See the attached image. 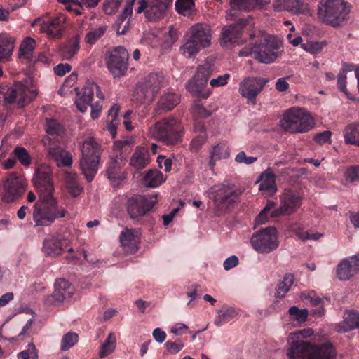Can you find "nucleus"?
<instances>
[{
  "instance_id": "24",
  "label": "nucleus",
  "mask_w": 359,
  "mask_h": 359,
  "mask_svg": "<svg viewBox=\"0 0 359 359\" xmlns=\"http://www.w3.org/2000/svg\"><path fill=\"white\" fill-rule=\"evenodd\" d=\"M276 176L271 168L261 173L256 183L259 182V190L268 196H273L277 191Z\"/></svg>"
},
{
  "instance_id": "37",
  "label": "nucleus",
  "mask_w": 359,
  "mask_h": 359,
  "mask_svg": "<svg viewBox=\"0 0 359 359\" xmlns=\"http://www.w3.org/2000/svg\"><path fill=\"white\" fill-rule=\"evenodd\" d=\"M93 97V90L91 87V83H86L83 88V94L78 97L75 102L77 109L81 112H85L88 107L92 102Z\"/></svg>"
},
{
  "instance_id": "43",
  "label": "nucleus",
  "mask_w": 359,
  "mask_h": 359,
  "mask_svg": "<svg viewBox=\"0 0 359 359\" xmlns=\"http://www.w3.org/2000/svg\"><path fill=\"white\" fill-rule=\"evenodd\" d=\"M203 48L194 40L189 37L187 41L180 47L182 53L187 58L196 56Z\"/></svg>"
},
{
  "instance_id": "4",
  "label": "nucleus",
  "mask_w": 359,
  "mask_h": 359,
  "mask_svg": "<svg viewBox=\"0 0 359 359\" xmlns=\"http://www.w3.org/2000/svg\"><path fill=\"white\" fill-rule=\"evenodd\" d=\"M151 137L167 146L177 144L184 134L180 121L173 116L162 118L149 128Z\"/></svg>"
},
{
  "instance_id": "62",
  "label": "nucleus",
  "mask_w": 359,
  "mask_h": 359,
  "mask_svg": "<svg viewBox=\"0 0 359 359\" xmlns=\"http://www.w3.org/2000/svg\"><path fill=\"white\" fill-rule=\"evenodd\" d=\"M346 72L345 68H343L338 74L337 86L341 92L347 94L346 90Z\"/></svg>"
},
{
  "instance_id": "44",
  "label": "nucleus",
  "mask_w": 359,
  "mask_h": 359,
  "mask_svg": "<svg viewBox=\"0 0 359 359\" xmlns=\"http://www.w3.org/2000/svg\"><path fill=\"white\" fill-rule=\"evenodd\" d=\"M344 137L346 143L359 146V123L346 126Z\"/></svg>"
},
{
  "instance_id": "1",
  "label": "nucleus",
  "mask_w": 359,
  "mask_h": 359,
  "mask_svg": "<svg viewBox=\"0 0 359 359\" xmlns=\"http://www.w3.org/2000/svg\"><path fill=\"white\" fill-rule=\"evenodd\" d=\"M34 183L39 199L35 203L33 210V219L36 226H46L56 219L64 217L66 210L58 206L53 197L54 186L52 170L47 165H41L34 177Z\"/></svg>"
},
{
  "instance_id": "25",
  "label": "nucleus",
  "mask_w": 359,
  "mask_h": 359,
  "mask_svg": "<svg viewBox=\"0 0 359 359\" xmlns=\"http://www.w3.org/2000/svg\"><path fill=\"white\" fill-rule=\"evenodd\" d=\"M74 292V286L64 278L58 279L55 283L53 298L59 303L69 300Z\"/></svg>"
},
{
  "instance_id": "14",
  "label": "nucleus",
  "mask_w": 359,
  "mask_h": 359,
  "mask_svg": "<svg viewBox=\"0 0 359 359\" xmlns=\"http://www.w3.org/2000/svg\"><path fill=\"white\" fill-rule=\"evenodd\" d=\"M268 79L262 77H246L239 84V93L247 99L248 104H256L257 95L263 90Z\"/></svg>"
},
{
  "instance_id": "32",
  "label": "nucleus",
  "mask_w": 359,
  "mask_h": 359,
  "mask_svg": "<svg viewBox=\"0 0 359 359\" xmlns=\"http://www.w3.org/2000/svg\"><path fill=\"white\" fill-rule=\"evenodd\" d=\"M155 95L152 90L147 88L142 82H140L135 87L132 100L135 104H142L147 102H151Z\"/></svg>"
},
{
  "instance_id": "29",
  "label": "nucleus",
  "mask_w": 359,
  "mask_h": 359,
  "mask_svg": "<svg viewBox=\"0 0 359 359\" xmlns=\"http://www.w3.org/2000/svg\"><path fill=\"white\" fill-rule=\"evenodd\" d=\"M273 6L277 11H286L295 15L303 13L306 9L299 0H276Z\"/></svg>"
},
{
  "instance_id": "31",
  "label": "nucleus",
  "mask_w": 359,
  "mask_h": 359,
  "mask_svg": "<svg viewBox=\"0 0 359 359\" xmlns=\"http://www.w3.org/2000/svg\"><path fill=\"white\" fill-rule=\"evenodd\" d=\"M81 36L77 34L69 39L65 43L60 47V54L63 59H72L80 49Z\"/></svg>"
},
{
  "instance_id": "46",
  "label": "nucleus",
  "mask_w": 359,
  "mask_h": 359,
  "mask_svg": "<svg viewBox=\"0 0 359 359\" xmlns=\"http://www.w3.org/2000/svg\"><path fill=\"white\" fill-rule=\"evenodd\" d=\"M116 339L114 333H110L107 336L104 342L102 344L99 353L101 358H105L111 354L115 349Z\"/></svg>"
},
{
  "instance_id": "20",
  "label": "nucleus",
  "mask_w": 359,
  "mask_h": 359,
  "mask_svg": "<svg viewBox=\"0 0 359 359\" xmlns=\"http://www.w3.org/2000/svg\"><path fill=\"white\" fill-rule=\"evenodd\" d=\"M67 244L66 239H60L51 236L44 240L42 250L48 256L60 255L65 250L71 254L74 253V249L72 248H67Z\"/></svg>"
},
{
  "instance_id": "8",
  "label": "nucleus",
  "mask_w": 359,
  "mask_h": 359,
  "mask_svg": "<svg viewBox=\"0 0 359 359\" xmlns=\"http://www.w3.org/2000/svg\"><path fill=\"white\" fill-rule=\"evenodd\" d=\"M81 153L80 168L87 181L91 182L98 170L101 154L100 145L95 139L89 138L83 142Z\"/></svg>"
},
{
  "instance_id": "15",
  "label": "nucleus",
  "mask_w": 359,
  "mask_h": 359,
  "mask_svg": "<svg viewBox=\"0 0 359 359\" xmlns=\"http://www.w3.org/2000/svg\"><path fill=\"white\" fill-rule=\"evenodd\" d=\"M129 54L123 46L116 47L107 57V65L114 77L123 76L128 69Z\"/></svg>"
},
{
  "instance_id": "11",
  "label": "nucleus",
  "mask_w": 359,
  "mask_h": 359,
  "mask_svg": "<svg viewBox=\"0 0 359 359\" xmlns=\"http://www.w3.org/2000/svg\"><path fill=\"white\" fill-rule=\"evenodd\" d=\"M212 73V67L210 65L205 64L199 66L194 76L186 84L187 91L194 97L208 98L210 91L205 88Z\"/></svg>"
},
{
  "instance_id": "12",
  "label": "nucleus",
  "mask_w": 359,
  "mask_h": 359,
  "mask_svg": "<svg viewBox=\"0 0 359 359\" xmlns=\"http://www.w3.org/2000/svg\"><path fill=\"white\" fill-rule=\"evenodd\" d=\"M157 203V195H135L128 200L127 211L135 219L149 212Z\"/></svg>"
},
{
  "instance_id": "38",
  "label": "nucleus",
  "mask_w": 359,
  "mask_h": 359,
  "mask_svg": "<svg viewBox=\"0 0 359 359\" xmlns=\"http://www.w3.org/2000/svg\"><path fill=\"white\" fill-rule=\"evenodd\" d=\"M229 156L228 147L225 144L219 143L213 147L210 151V161L208 165L210 169H213L217 161L222 158H227Z\"/></svg>"
},
{
  "instance_id": "59",
  "label": "nucleus",
  "mask_w": 359,
  "mask_h": 359,
  "mask_svg": "<svg viewBox=\"0 0 359 359\" xmlns=\"http://www.w3.org/2000/svg\"><path fill=\"white\" fill-rule=\"evenodd\" d=\"M46 131L50 135L60 136L64 133L63 127L55 120H49L47 122Z\"/></svg>"
},
{
  "instance_id": "55",
  "label": "nucleus",
  "mask_w": 359,
  "mask_h": 359,
  "mask_svg": "<svg viewBox=\"0 0 359 359\" xmlns=\"http://www.w3.org/2000/svg\"><path fill=\"white\" fill-rule=\"evenodd\" d=\"M77 341L78 335L73 332H68L62 338L60 348L62 351H66L74 346Z\"/></svg>"
},
{
  "instance_id": "39",
  "label": "nucleus",
  "mask_w": 359,
  "mask_h": 359,
  "mask_svg": "<svg viewBox=\"0 0 359 359\" xmlns=\"http://www.w3.org/2000/svg\"><path fill=\"white\" fill-rule=\"evenodd\" d=\"M143 181L148 187H156L164 182L163 175L156 169H150L145 173Z\"/></svg>"
},
{
  "instance_id": "64",
  "label": "nucleus",
  "mask_w": 359,
  "mask_h": 359,
  "mask_svg": "<svg viewBox=\"0 0 359 359\" xmlns=\"http://www.w3.org/2000/svg\"><path fill=\"white\" fill-rule=\"evenodd\" d=\"M345 175L346 180L351 182L359 180V165L351 167Z\"/></svg>"
},
{
  "instance_id": "16",
  "label": "nucleus",
  "mask_w": 359,
  "mask_h": 359,
  "mask_svg": "<svg viewBox=\"0 0 359 359\" xmlns=\"http://www.w3.org/2000/svg\"><path fill=\"white\" fill-rule=\"evenodd\" d=\"M249 24L248 19H239L236 23L222 29L221 45L224 47L238 46L242 43L241 36L244 28Z\"/></svg>"
},
{
  "instance_id": "21",
  "label": "nucleus",
  "mask_w": 359,
  "mask_h": 359,
  "mask_svg": "<svg viewBox=\"0 0 359 359\" xmlns=\"http://www.w3.org/2000/svg\"><path fill=\"white\" fill-rule=\"evenodd\" d=\"M359 272V254L344 259L337 266V275L340 280H348Z\"/></svg>"
},
{
  "instance_id": "36",
  "label": "nucleus",
  "mask_w": 359,
  "mask_h": 359,
  "mask_svg": "<svg viewBox=\"0 0 359 359\" xmlns=\"http://www.w3.org/2000/svg\"><path fill=\"white\" fill-rule=\"evenodd\" d=\"M14 39L6 33L0 34V60L6 61L11 56Z\"/></svg>"
},
{
  "instance_id": "50",
  "label": "nucleus",
  "mask_w": 359,
  "mask_h": 359,
  "mask_svg": "<svg viewBox=\"0 0 359 359\" xmlns=\"http://www.w3.org/2000/svg\"><path fill=\"white\" fill-rule=\"evenodd\" d=\"M13 154L15 159H18L23 166L27 167L31 164V156L29 151L23 147H15L13 151Z\"/></svg>"
},
{
  "instance_id": "30",
  "label": "nucleus",
  "mask_w": 359,
  "mask_h": 359,
  "mask_svg": "<svg viewBox=\"0 0 359 359\" xmlns=\"http://www.w3.org/2000/svg\"><path fill=\"white\" fill-rule=\"evenodd\" d=\"M48 155L58 166L69 167L72 164V154L60 147L49 148Z\"/></svg>"
},
{
  "instance_id": "18",
  "label": "nucleus",
  "mask_w": 359,
  "mask_h": 359,
  "mask_svg": "<svg viewBox=\"0 0 359 359\" xmlns=\"http://www.w3.org/2000/svg\"><path fill=\"white\" fill-rule=\"evenodd\" d=\"M301 203L302 198L297 191L285 189L281 196L280 206L276 208L272 215L273 216L290 215L300 207Z\"/></svg>"
},
{
  "instance_id": "48",
  "label": "nucleus",
  "mask_w": 359,
  "mask_h": 359,
  "mask_svg": "<svg viewBox=\"0 0 359 359\" xmlns=\"http://www.w3.org/2000/svg\"><path fill=\"white\" fill-rule=\"evenodd\" d=\"M107 26L103 25L92 29L85 36L84 41L90 46L94 45L106 32Z\"/></svg>"
},
{
  "instance_id": "63",
  "label": "nucleus",
  "mask_w": 359,
  "mask_h": 359,
  "mask_svg": "<svg viewBox=\"0 0 359 359\" xmlns=\"http://www.w3.org/2000/svg\"><path fill=\"white\" fill-rule=\"evenodd\" d=\"M165 347L168 353L170 354H176L179 353L184 347L182 343H175L171 341H167Z\"/></svg>"
},
{
  "instance_id": "49",
  "label": "nucleus",
  "mask_w": 359,
  "mask_h": 359,
  "mask_svg": "<svg viewBox=\"0 0 359 359\" xmlns=\"http://www.w3.org/2000/svg\"><path fill=\"white\" fill-rule=\"evenodd\" d=\"M274 208L275 203L272 201H267V203L264 209L257 216L256 222L258 224H264L266 222H267L269 217H276L277 216H273L272 215L273 212H274L276 210H273Z\"/></svg>"
},
{
  "instance_id": "22",
  "label": "nucleus",
  "mask_w": 359,
  "mask_h": 359,
  "mask_svg": "<svg viewBox=\"0 0 359 359\" xmlns=\"http://www.w3.org/2000/svg\"><path fill=\"white\" fill-rule=\"evenodd\" d=\"M189 32V37L203 48L210 45L212 30L208 25L202 23L196 24L190 29Z\"/></svg>"
},
{
  "instance_id": "42",
  "label": "nucleus",
  "mask_w": 359,
  "mask_h": 359,
  "mask_svg": "<svg viewBox=\"0 0 359 359\" xmlns=\"http://www.w3.org/2000/svg\"><path fill=\"white\" fill-rule=\"evenodd\" d=\"M294 281V278L292 273L285 274L283 280L277 285L275 297L277 298H283L285 294L290 290Z\"/></svg>"
},
{
  "instance_id": "35",
  "label": "nucleus",
  "mask_w": 359,
  "mask_h": 359,
  "mask_svg": "<svg viewBox=\"0 0 359 359\" xmlns=\"http://www.w3.org/2000/svg\"><path fill=\"white\" fill-rule=\"evenodd\" d=\"M238 315V312L235 308L224 305L221 309L217 310V315L214 320V324L217 327H220Z\"/></svg>"
},
{
  "instance_id": "28",
  "label": "nucleus",
  "mask_w": 359,
  "mask_h": 359,
  "mask_svg": "<svg viewBox=\"0 0 359 359\" xmlns=\"http://www.w3.org/2000/svg\"><path fill=\"white\" fill-rule=\"evenodd\" d=\"M120 242L124 251L128 254H134L139 248V238L132 229H126L120 236Z\"/></svg>"
},
{
  "instance_id": "61",
  "label": "nucleus",
  "mask_w": 359,
  "mask_h": 359,
  "mask_svg": "<svg viewBox=\"0 0 359 359\" xmlns=\"http://www.w3.org/2000/svg\"><path fill=\"white\" fill-rule=\"evenodd\" d=\"M230 77L231 76L228 73L219 75L217 78L211 79L210 84L212 88L224 86L227 84Z\"/></svg>"
},
{
  "instance_id": "47",
  "label": "nucleus",
  "mask_w": 359,
  "mask_h": 359,
  "mask_svg": "<svg viewBox=\"0 0 359 359\" xmlns=\"http://www.w3.org/2000/svg\"><path fill=\"white\" fill-rule=\"evenodd\" d=\"M306 299H309L311 304L313 306H318L316 309L313 310V314L316 315L318 316H322L325 313V308L323 306V299L316 296V292L314 291H311L308 293V295L306 297Z\"/></svg>"
},
{
  "instance_id": "53",
  "label": "nucleus",
  "mask_w": 359,
  "mask_h": 359,
  "mask_svg": "<svg viewBox=\"0 0 359 359\" xmlns=\"http://www.w3.org/2000/svg\"><path fill=\"white\" fill-rule=\"evenodd\" d=\"M195 4L193 0H177L175 10L180 14L187 15L190 14Z\"/></svg>"
},
{
  "instance_id": "45",
  "label": "nucleus",
  "mask_w": 359,
  "mask_h": 359,
  "mask_svg": "<svg viewBox=\"0 0 359 359\" xmlns=\"http://www.w3.org/2000/svg\"><path fill=\"white\" fill-rule=\"evenodd\" d=\"M290 229L294 233L296 236L302 241L306 240H318L323 235L319 233L310 234L308 231H304L303 228L299 223H293L290 224Z\"/></svg>"
},
{
  "instance_id": "40",
  "label": "nucleus",
  "mask_w": 359,
  "mask_h": 359,
  "mask_svg": "<svg viewBox=\"0 0 359 359\" xmlns=\"http://www.w3.org/2000/svg\"><path fill=\"white\" fill-rule=\"evenodd\" d=\"M65 181L66 187L72 196L76 197L81 193L83 188L80 186L76 174L65 173Z\"/></svg>"
},
{
  "instance_id": "52",
  "label": "nucleus",
  "mask_w": 359,
  "mask_h": 359,
  "mask_svg": "<svg viewBox=\"0 0 359 359\" xmlns=\"http://www.w3.org/2000/svg\"><path fill=\"white\" fill-rule=\"evenodd\" d=\"M34 45L35 41L33 39L30 37L25 39L20 46L19 57L26 59L29 58L34 50Z\"/></svg>"
},
{
  "instance_id": "41",
  "label": "nucleus",
  "mask_w": 359,
  "mask_h": 359,
  "mask_svg": "<svg viewBox=\"0 0 359 359\" xmlns=\"http://www.w3.org/2000/svg\"><path fill=\"white\" fill-rule=\"evenodd\" d=\"M163 76L161 73H151L142 83L156 94L162 86Z\"/></svg>"
},
{
  "instance_id": "34",
  "label": "nucleus",
  "mask_w": 359,
  "mask_h": 359,
  "mask_svg": "<svg viewBox=\"0 0 359 359\" xmlns=\"http://www.w3.org/2000/svg\"><path fill=\"white\" fill-rule=\"evenodd\" d=\"M120 108L118 104H114L108 111L106 128L113 138L116 137V128L120 124V118L118 117Z\"/></svg>"
},
{
  "instance_id": "13",
  "label": "nucleus",
  "mask_w": 359,
  "mask_h": 359,
  "mask_svg": "<svg viewBox=\"0 0 359 359\" xmlns=\"http://www.w3.org/2000/svg\"><path fill=\"white\" fill-rule=\"evenodd\" d=\"M26 182L16 172L9 173L4 183V194L3 200L6 203L13 202L20 198L25 191Z\"/></svg>"
},
{
  "instance_id": "26",
  "label": "nucleus",
  "mask_w": 359,
  "mask_h": 359,
  "mask_svg": "<svg viewBox=\"0 0 359 359\" xmlns=\"http://www.w3.org/2000/svg\"><path fill=\"white\" fill-rule=\"evenodd\" d=\"M180 103V96L175 93L168 92L162 95L158 100L154 111L156 114L160 115L163 113L172 110Z\"/></svg>"
},
{
  "instance_id": "51",
  "label": "nucleus",
  "mask_w": 359,
  "mask_h": 359,
  "mask_svg": "<svg viewBox=\"0 0 359 359\" xmlns=\"http://www.w3.org/2000/svg\"><path fill=\"white\" fill-rule=\"evenodd\" d=\"M260 2L261 0H230V5L233 9L250 11Z\"/></svg>"
},
{
  "instance_id": "27",
  "label": "nucleus",
  "mask_w": 359,
  "mask_h": 359,
  "mask_svg": "<svg viewBox=\"0 0 359 359\" xmlns=\"http://www.w3.org/2000/svg\"><path fill=\"white\" fill-rule=\"evenodd\" d=\"M149 155L148 149L137 147L130 159V165L136 170L144 169L151 161Z\"/></svg>"
},
{
  "instance_id": "9",
  "label": "nucleus",
  "mask_w": 359,
  "mask_h": 359,
  "mask_svg": "<svg viewBox=\"0 0 359 359\" xmlns=\"http://www.w3.org/2000/svg\"><path fill=\"white\" fill-rule=\"evenodd\" d=\"M281 123L285 130L292 133L307 132L314 124L313 118L306 109L296 107L285 111Z\"/></svg>"
},
{
  "instance_id": "7",
  "label": "nucleus",
  "mask_w": 359,
  "mask_h": 359,
  "mask_svg": "<svg viewBox=\"0 0 359 359\" xmlns=\"http://www.w3.org/2000/svg\"><path fill=\"white\" fill-rule=\"evenodd\" d=\"M3 94L7 103L16 102L20 107H23L32 102L38 94L29 79L15 82L11 88L0 86V95Z\"/></svg>"
},
{
  "instance_id": "10",
  "label": "nucleus",
  "mask_w": 359,
  "mask_h": 359,
  "mask_svg": "<svg viewBox=\"0 0 359 359\" xmlns=\"http://www.w3.org/2000/svg\"><path fill=\"white\" fill-rule=\"evenodd\" d=\"M250 244L256 252L261 254L275 251L280 244L276 229L268 226L258 230L252 234Z\"/></svg>"
},
{
  "instance_id": "5",
  "label": "nucleus",
  "mask_w": 359,
  "mask_h": 359,
  "mask_svg": "<svg viewBox=\"0 0 359 359\" xmlns=\"http://www.w3.org/2000/svg\"><path fill=\"white\" fill-rule=\"evenodd\" d=\"M287 355L290 359H334L335 357L330 343L316 346L304 341L293 342Z\"/></svg>"
},
{
  "instance_id": "6",
  "label": "nucleus",
  "mask_w": 359,
  "mask_h": 359,
  "mask_svg": "<svg viewBox=\"0 0 359 359\" xmlns=\"http://www.w3.org/2000/svg\"><path fill=\"white\" fill-rule=\"evenodd\" d=\"M280 46V41L273 38H266L260 41L259 43L245 46L240 50L239 55L243 57L251 55L260 62L269 64L277 58Z\"/></svg>"
},
{
  "instance_id": "33",
  "label": "nucleus",
  "mask_w": 359,
  "mask_h": 359,
  "mask_svg": "<svg viewBox=\"0 0 359 359\" xmlns=\"http://www.w3.org/2000/svg\"><path fill=\"white\" fill-rule=\"evenodd\" d=\"M359 328V313L355 310H347L344 320L339 325V331L347 332Z\"/></svg>"
},
{
  "instance_id": "57",
  "label": "nucleus",
  "mask_w": 359,
  "mask_h": 359,
  "mask_svg": "<svg viewBox=\"0 0 359 359\" xmlns=\"http://www.w3.org/2000/svg\"><path fill=\"white\" fill-rule=\"evenodd\" d=\"M192 113L197 118H205L211 115V112L207 110L200 101H195L193 104Z\"/></svg>"
},
{
  "instance_id": "17",
  "label": "nucleus",
  "mask_w": 359,
  "mask_h": 359,
  "mask_svg": "<svg viewBox=\"0 0 359 359\" xmlns=\"http://www.w3.org/2000/svg\"><path fill=\"white\" fill-rule=\"evenodd\" d=\"M124 165L125 161L121 154L110 156L106 167V175L113 187L119 186L126 179Z\"/></svg>"
},
{
  "instance_id": "23",
  "label": "nucleus",
  "mask_w": 359,
  "mask_h": 359,
  "mask_svg": "<svg viewBox=\"0 0 359 359\" xmlns=\"http://www.w3.org/2000/svg\"><path fill=\"white\" fill-rule=\"evenodd\" d=\"M172 0H149L145 16L149 21H156L161 18L168 8L172 4Z\"/></svg>"
},
{
  "instance_id": "19",
  "label": "nucleus",
  "mask_w": 359,
  "mask_h": 359,
  "mask_svg": "<svg viewBox=\"0 0 359 359\" xmlns=\"http://www.w3.org/2000/svg\"><path fill=\"white\" fill-rule=\"evenodd\" d=\"M67 18L62 13H57L43 21L41 25V32L46 33L50 39H59L64 34L65 30V21Z\"/></svg>"
},
{
  "instance_id": "58",
  "label": "nucleus",
  "mask_w": 359,
  "mask_h": 359,
  "mask_svg": "<svg viewBox=\"0 0 359 359\" xmlns=\"http://www.w3.org/2000/svg\"><path fill=\"white\" fill-rule=\"evenodd\" d=\"M36 348L33 343L27 346V348L18 354V359H37Z\"/></svg>"
},
{
  "instance_id": "60",
  "label": "nucleus",
  "mask_w": 359,
  "mask_h": 359,
  "mask_svg": "<svg viewBox=\"0 0 359 359\" xmlns=\"http://www.w3.org/2000/svg\"><path fill=\"white\" fill-rule=\"evenodd\" d=\"M121 0H104L103 10L107 15L114 14L119 8Z\"/></svg>"
},
{
  "instance_id": "56",
  "label": "nucleus",
  "mask_w": 359,
  "mask_h": 359,
  "mask_svg": "<svg viewBox=\"0 0 359 359\" xmlns=\"http://www.w3.org/2000/svg\"><path fill=\"white\" fill-rule=\"evenodd\" d=\"M207 133L196 135L189 144V149L191 152H198L207 141Z\"/></svg>"
},
{
  "instance_id": "2",
  "label": "nucleus",
  "mask_w": 359,
  "mask_h": 359,
  "mask_svg": "<svg viewBox=\"0 0 359 359\" xmlns=\"http://www.w3.org/2000/svg\"><path fill=\"white\" fill-rule=\"evenodd\" d=\"M242 191L234 184H217L210 187L206 196L212 202V212L215 217H222L232 211L240 202Z\"/></svg>"
},
{
  "instance_id": "54",
  "label": "nucleus",
  "mask_w": 359,
  "mask_h": 359,
  "mask_svg": "<svg viewBox=\"0 0 359 359\" xmlns=\"http://www.w3.org/2000/svg\"><path fill=\"white\" fill-rule=\"evenodd\" d=\"M288 313L294 320L304 323L307 320L309 311L306 309H300L296 306H292L289 309Z\"/></svg>"
},
{
  "instance_id": "3",
  "label": "nucleus",
  "mask_w": 359,
  "mask_h": 359,
  "mask_svg": "<svg viewBox=\"0 0 359 359\" xmlns=\"http://www.w3.org/2000/svg\"><path fill=\"white\" fill-rule=\"evenodd\" d=\"M350 11V4L344 0H321L317 14L325 25L338 27L347 20Z\"/></svg>"
}]
</instances>
